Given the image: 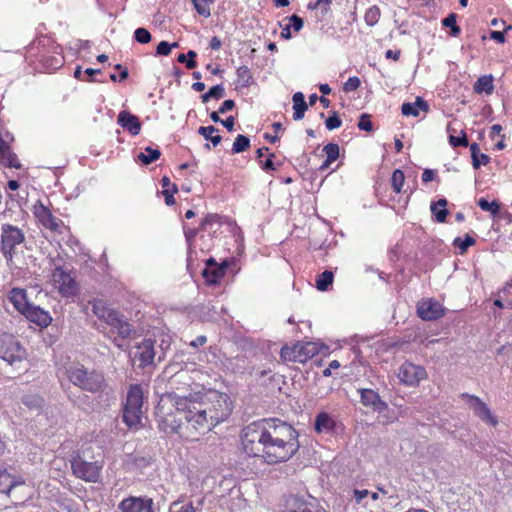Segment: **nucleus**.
Wrapping results in <instances>:
<instances>
[{
    "mask_svg": "<svg viewBox=\"0 0 512 512\" xmlns=\"http://www.w3.org/2000/svg\"><path fill=\"white\" fill-rule=\"evenodd\" d=\"M217 131H218V129L215 128L214 126H207V127L201 126L198 129V133L200 135H202L205 139L210 138V136H212V134L217 132Z\"/></svg>",
    "mask_w": 512,
    "mask_h": 512,
    "instance_id": "5fc2aeb1",
    "label": "nucleus"
},
{
    "mask_svg": "<svg viewBox=\"0 0 512 512\" xmlns=\"http://www.w3.org/2000/svg\"><path fill=\"white\" fill-rule=\"evenodd\" d=\"M166 397L176 411H165L164 398L157 406L158 427L166 434H183V429L191 437L205 434L225 421L232 411L229 396L218 391H212L205 396L169 393Z\"/></svg>",
    "mask_w": 512,
    "mask_h": 512,
    "instance_id": "f257e3e1",
    "label": "nucleus"
},
{
    "mask_svg": "<svg viewBox=\"0 0 512 512\" xmlns=\"http://www.w3.org/2000/svg\"><path fill=\"white\" fill-rule=\"evenodd\" d=\"M22 315H24L30 322H34L41 327H47L52 321V318L47 311L32 304H30Z\"/></svg>",
    "mask_w": 512,
    "mask_h": 512,
    "instance_id": "412c9836",
    "label": "nucleus"
},
{
    "mask_svg": "<svg viewBox=\"0 0 512 512\" xmlns=\"http://www.w3.org/2000/svg\"><path fill=\"white\" fill-rule=\"evenodd\" d=\"M404 181H405L404 173L400 169H396L393 172L392 178H391L392 188H393L394 192H396V193L401 192V189L404 185Z\"/></svg>",
    "mask_w": 512,
    "mask_h": 512,
    "instance_id": "4c0bfd02",
    "label": "nucleus"
},
{
    "mask_svg": "<svg viewBox=\"0 0 512 512\" xmlns=\"http://www.w3.org/2000/svg\"><path fill=\"white\" fill-rule=\"evenodd\" d=\"M360 79L356 76L350 77L344 84V91L351 92L355 91L360 86Z\"/></svg>",
    "mask_w": 512,
    "mask_h": 512,
    "instance_id": "09e8293b",
    "label": "nucleus"
},
{
    "mask_svg": "<svg viewBox=\"0 0 512 512\" xmlns=\"http://www.w3.org/2000/svg\"><path fill=\"white\" fill-rule=\"evenodd\" d=\"M178 188L176 185H172L171 190L166 189L163 190V194L165 196V203L169 206L173 205L175 203L174 194L177 193Z\"/></svg>",
    "mask_w": 512,
    "mask_h": 512,
    "instance_id": "3c124183",
    "label": "nucleus"
},
{
    "mask_svg": "<svg viewBox=\"0 0 512 512\" xmlns=\"http://www.w3.org/2000/svg\"><path fill=\"white\" fill-rule=\"evenodd\" d=\"M490 37L498 43H503L505 41L504 33L501 31H492L490 33Z\"/></svg>",
    "mask_w": 512,
    "mask_h": 512,
    "instance_id": "69168bd1",
    "label": "nucleus"
},
{
    "mask_svg": "<svg viewBox=\"0 0 512 512\" xmlns=\"http://www.w3.org/2000/svg\"><path fill=\"white\" fill-rule=\"evenodd\" d=\"M475 242L476 241L472 236L466 234L464 239L457 237L454 240V246L460 249L461 254H464L470 246H473L475 244Z\"/></svg>",
    "mask_w": 512,
    "mask_h": 512,
    "instance_id": "ea45409f",
    "label": "nucleus"
},
{
    "mask_svg": "<svg viewBox=\"0 0 512 512\" xmlns=\"http://www.w3.org/2000/svg\"><path fill=\"white\" fill-rule=\"evenodd\" d=\"M419 109L428 111L429 106L425 100L421 97H417L414 103H404L401 107L402 114L404 116H418Z\"/></svg>",
    "mask_w": 512,
    "mask_h": 512,
    "instance_id": "b1692460",
    "label": "nucleus"
},
{
    "mask_svg": "<svg viewBox=\"0 0 512 512\" xmlns=\"http://www.w3.org/2000/svg\"><path fill=\"white\" fill-rule=\"evenodd\" d=\"M171 52V46L166 41H161L156 48V55L167 56Z\"/></svg>",
    "mask_w": 512,
    "mask_h": 512,
    "instance_id": "864d4df0",
    "label": "nucleus"
},
{
    "mask_svg": "<svg viewBox=\"0 0 512 512\" xmlns=\"http://www.w3.org/2000/svg\"><path fill=\"white\" fill-rule=\"evenodd\" d=\"M318 353V346L313 342H297L293 346H283L280 357L284 362L305 363Z\"/></svg>",
    "mask_w": 512,
    "mask_h": 512,
    "instance_id": "0eeeda50",
    "label": "nucleus"
},
{
    "mask_svg": "<svg viewBox=\"0 0 512 512\" xmlns=\"http://www.w3.org/2000/svg\"><path fill=\"white\" fill-rule=\"evenodd\" d=\"M156 356L158 361L164 357V353H159L155 348V341L152 339H144L142 342L137 343L130 352L131 360L134 363L138 362L140 368L154 365Z\"/></svg>",
    "mask_w": 512,
    "mask_h": 512,
    "instance_id": "423d86ee",
    "label": "nucleus"
},
{
    "mask_svg": "<svg viewBox=\"0 0 512 512\" xmlns=\"http://www.w3.org/2000/svg\"><path fill=\"white\" fill-rule=\"evenodd\" d=\"M226 267V263L221 266H213L212 268L206 267L203 270L202 275L208 283L216 284L218 280L224 276Z\"/></svg>",
    "mask_w": 512,
    "mask_h": 512,
    "instance_id": "bb28decb",
    "label": "nucleus"
},
{
    "mask_svg": "<svg viewBox=\"0 0 512 512\" xmlns=\"http://www.w3.org/2000/svg\"><path fill=\"white\" fill-rule=\"evenodd\" d=\"M65 374L74 386L86 392L103 393L108 388V383L102 372L89 369L80 363L71 364L66 368Z\"/></svg>",
    "mask_w": 512,
    "mask_h": 512,
    "instance_id": "7ed1b4c3",
    "label": "nucleus"
},
{
    "mask_svg": "<svg viewBox=\"0 0 512 512\" xmlns=\"http://www.w3.org/2000/svg\"><path fill=\"white\" fill-rule=\"evenodd\" d=\"M200 503L194 506L192 502L177 500L170 504L169 512H198Z\"/></svg>",
    "mask_w": 512,
    "mask_h": 512,
    "instance_id": "c756f323",
    "label": "nucleus"
},
{
    "mask_svg": "<svg viewBox=\"0 0 512 512\" xmlns=\"http://www.w3.org/2000/svg\"><path fill=\"white\" fill-rule=\"evenodd\" d=\"M290 21H291V24H292V27L295 31H300L303 27V19L300 18L299 16L297 15H292L290 17Z\"/></svg>",
    "mask_w": 512,
    "mask_h": 512,
    "instance_id": "4d7b16f0",
    "label": "nucleus"
},
{
    "mask_svg": "<svg viewBox=\"0 0 512 512\" xmlns=\"http://www.w3.org/2000/svg\"><path fill=\"white\" fill-rule=\"evenodd\" d=\"M225 95V89L222 85H215L209 89V96L214 99H221Z\"/></svg>",
    "mask_w": 512,
    "mask_h": 512,
    "instance_id": "603ef678",
    "label": "nucleus"
},
{
    "mask_svg": "<svg viewBox=\"0 0 512 512\" xmlns=\"http://www.w3.org/2000/svg\"><path fill=\"white\" fill-rule=\"evenodd\" d=\"M143 390L138 384L129 387L123 407V422L130 428L136 427L141 421Z\"/></svg>",
    "mask_w": 512,
    "mask_h": 512,
    "instance_id": "20e7f679",
    "label": "nucleus"
},
{
    "mask_svg": "<svg viewBox=\"0 0 512 512\" xmlns=\"http://www.w3.org/2000/svg\"><path fill=\"white\" fill-rule=\"evenodd\" d=\"M161 152L158 149L146 147L144 152H141L137 158L145 165H149L159 159Z\"/></svg>",
    "mask_w": 512,
    "mask_h": 512,
    "instance_id": "7c9ffc66",
    "label": "nucleus"
},
{
    "mask_svg": "<svg viewBox=\"0 0 512 512\" xmlns=\"http://www.w3.org/2000/svg\"><path fill=\"white\" fill-rule=\"evenodd\" d=\"M449 143L453 146V147H458V146H463V147H466L469 145L468 143V139H467V136L464 132H462V136H454V135H450L449 137Z\"/></svg>",
    "mask_w": 512,
    "mask_h": 512,
    "instance_id": "de8ad7c7",
    "label": "nucleus"
},
{
    "mask_svg": "<svg viewBox=\"0 0 512 512\" xmlns=\"http://www.w3.org/2000/svg\"><path fill=\"white\" fill-rule=\"evenodd\" d=\"M89 305H91L92 312L98 319L100 317H104V313L110 309L107 307L106 303L100 299H93L92 301H89L85 309H87Z\"/></svg>",
    "mask_w": 512,
    "mask_h": 512,
    "instance_id": "72a5a7b5",
    "label": "nucleus"
},
{
    "mask_svg": "<svg viewBox=\"0 0 512 512\" xmlns=\"http://www.w3.org/2000/svg\"><path fill=\"white\" fill-rule=\"evenodd\" d=\"M34 214L39 222L53 232H59L62 222L54 217L51 211L42 203L34 207Z\"/></svg>",
    "mask_w": 512,
    "mask_h": 512,
    "instance_id": "a211bd4d",
    "label": "nucleus"
},
{
    "mask_svg": "<svg viewBox=\"0 0 512 512\" xmlns=\"http://www.w3.org/2000/svg\"><path fill=\"white\" fill-rule=\"evenodd\" d=\"M250 147V139L242 134H239L233 143L232 153L237 154L246 151Z\"/></svg>",
    "mask_w": 512,
    "mask_h": 512,
    "instance_id": "f704fd0d",
    "label": "nucleus"
},
{
    "mask_svg": "<svg viewBox=\"0 0 512 512\" xmlns=\"http://www.w3.org/2000/svg\"><path fill=\"white\" fill-rule=\"evenodd\" d=\"M237 78H238V82L241 83L242 86H249L250 85V81L252 79V74H251V71L250 69L247 67V66H240L238 69H237Z\"/></svg>",
    "mask_w": 512,
    "mask_h": 512,
    "instance_id": "58836bf2",
    "label": "nucleus"
},
{
    "mask_svg": "<svg viewBox=\"0 0 512 512\" xmlns=\"http://www.w3.org/2000/svg\"><path fill=\"white\" fill-rule=\"evenodd\" d=\"M339 146L335 143H329L324 146L323 151L325 152L328 162H334L339 157Z\"/></svg>",
    "mask_w": 512,
    "mask_h": 512,
    "instance_id": "37998d69",
    "label": "nucleus"
},
{
    "mask_svg": "<svg viewBox=\"0 0 512 512\" xmlns=\"http://www.w3.org/2000/svg\"><path fill=\"white\" fill-rule=\"evenodd\" d=\"M427 376L426 370L410 362L403 363L398 372L400 381L408 386H417Z\"/></svg>",
    "mask_w": 512,
    "mask_h": 512,
    "instance_id": "ddd939ff",
    "label": "nucleus"
},
{
    "mask_svg": "<svg viewBox=\"0 0 512 512\" xmlns=\"http://www.w3.org/2000/svg\"><path fill=\"white\" fill-rule=\"evenodd\" d=\"M71 467L73 474L87 482H97L100 477L102 465L97 461L88 462L83 460L81 457H75L71 461Z\"/></svg>",
    "mask_w": 512,
    "mask_h": 512,
    "instance_id": "f8f14e48",
    "label": "nucleus"
},
{
    "mask_svg": "<svg viewBox=\"0 0 512 512\" xmlns=\"http://www.w3.org/2000/svg\"><path fill=\"white\" fill-rule=\"evenodd\" d=\"M470 151H471V157H472V164L475 169H478L480 167V161H479V145L477 143H472L470 145Z\"/></svg>",
    "mask_w": 512,
    "mask_h": 512,
    "instance_id": "8fccbe9b",
    "label": "nucleus"
},
{
    "mask_svg": "<svg viewBox=\"0 0 512 512\" xmlns=\"http://www.w3.org/2000/svg\"><path fill=\"white\" fill-rule=\"evenodd\" d=\"M119 512H154L152 498L129 496L118 504Z\"/></svg>",
    "mask_w": 512,
    "mask_h": 512,
    "instance_id": "4468645a",
    "label": "nucleus"
},
{
    "mask_svg": "<svg viewBox=\"0 0 512 512\" xmlns=\"http://www.w3.org/2000/svg\"><path fill=\"white\" fill-rule=\"evenodd\" d=\"M221 40L218 37H212L210 40V48L213 50H218L221 47Z\"/></svg>",
    "mask_w": 512,
    "mask_h": 512,
    "instance_id": "774afa93",
    "label": "nucleus"
},
{
    "mask_svg": "<svg viewBox=\"0 0 512 512\" xmlns=\"http://www.w3.org/2000/svg\"><path fill=\"white\" fill-rule=\"evenodd\" d=\"M242 446L247 455L268 464L285 462L299 449L298 433L279 419H262L243 429Z\"/></svg>",
    "mask_w": 512,
    "mask_h": 512,
    "instance_id": "f03ea898",
    "label": "nucleus"
},
{
    "mask_svg": "<svg viewBox=\"0 0 512 512\" xmlns=\"http://www.w3.org/2000/svg\"><path fill=\"white\" fill-rule=\"evenodd\" d=\"M207 339L205 336H198L195 340H193L190 345L193 347H199L206 343Z\"/></svg>",
    "mask_w": 512,
    "mask_h": 512,
    "instance_id": "338daca9",
    "label": "nucleus"
},
{
    "mask_svg": "<svg viewBox=\"0 0 512 512\" xmlns=\"http://www.w3.org/2000/svg\"><path fill=\"white\" fill-rule=\"evenodd\" d=\"M11 269H18L31 272L37 267V258L33 255V249L23 244L18 250L5 259Z\"/></svg>",
    "mask_w": 512,
    "mask_h": 512,
    "instance_id": "9d476101",
    "label": "nucleus"
},
{
    "mask_svg": "<svg viewBox=\"0 0 512 512\" xmlns=\"http://www.w3.org/2000/svg\"><path fill=\"white\" fill-rule=\"evenodd\" d=\"M51 279L62 297L69 299L78 294L79 286L75 275L67 265L56 266L51 273Z\"/></svg>",
    "mask_w": 512,
    "mask_h": 512,
    "instance_id": "39448f33",
    "label": "nucleus"
},
{
    "mask_svg": "<svg viewBox=\"0 0 512 512\" xmlns=\"http://www.w3.org/2000/svg\"><path fill=\"white\" fill-rule=\"evenodd\" d=\"M456 19H457V15L455 13H451L446 18H444L442 20V25L444 27H448L451 29L450 34L453 37H457L461 32L460 27L456 23Z\"/></svg>",
    "mask_w": 512,
    "mask_h": 512,
    "instance_id": "c9c22d12",
    "label": "nucleus"
},
{
    "mask_svg": "<svg viewBox=\"0 0 512 512\" xmlns=\"http://www.w3.org/2000/svg\"><path fill=\"white\" fill-rule=\"evenodd\" d=\"M235 102L231 99L225 100L219 108V113L224 114L234 108Z\"/></svg>",
    "mask_w": 512,
    "mask_h": 512,
    "instance_id": "13d9d810",
    "label": "nucleus"
},
{
    "mask_svg": "<svg viewBox=\"0 0 512 512\" xmlns=\"http://www.w3.org/2000/svg\"><path fill=\"white\" fill-rule=\"evenodd\" d=\"M217 214H208L201 222V229H206L208 226L218 221Z\"/></svg>",
    "mask_w": 512,
    "mask_h": 512,
    "instance_id": "6e6d98bb",
    "label": "nucleus"
},
{
    "mask_svg": "<svg viewBox=\"0 0 512 512\" xmlns=\"http://www.w3.org/2000/svg\"><path fill=\"white\" fill-rule=\"evenodd\" d=\"M117 123L133 136L138 135L141 131L139 118L126 110L118 114Z\"/></svg>",
    "mask_w": 512,
    "mask_h": 512,
    "instance_id": "6ab92c4d",
    "label": "nucleus"
},
{
    "mask_svg": "<svg viewBox=\"0 0 512 512\" xmlns=\"http://www.w3.org/2000/svg\"><path fill=\"white\" fill-rule=\"evenodd\" d=\"M25 357V350L19 342L9 334L0 335V358L14 364L20 362Z\"/></svg>",
    "mask_w": 512,
    "mask_h": 512,
    "instance_id": "9b49d317",
    "label": "nucleus"
},
{
    "mask_svg": "<svg viewBox=\"0 0 512 512\" xmlns=\"http://www.w3.org/2000/svg\"><path fill=\"white\" fill-rule=\"evenodd\" d=\"M448 201L445 198L439 199L436 202H432L430 205L431 212L435 215L438 222L443 223L446 221L448 210L446 206Z\"/></svg>",
    "mask_w": 512,
    "mask_h": 512,
    "instance_id": "cd10ccee",
    "label": "nucleus"
},
{
    "mask_svg": "<svg viewBox=\"0 0 512 512\" xmlns=\"http://www.w3.org/2000/svg\"><path fill=\"white\" fill-rule=\"evenodd\" d=\"M417 313L421 319L432 321L442 317L444 309L438 301L427 299L418 304Z\"/></svg>",
    "mask_w": 512,
    "mask_h": 512,
    "instance_id": "dca6fc26",
    "label": "nucleus"
},
{
    "mask_svg": "<svg viewBox=\"0 0 512 512\" xmlns=\"http://www.w3.org/2000/svg\"><path fill=\"white\" fill-rule=\"evenodd\" d=\"M334 420L326 412H321L316 416L314 428L318 433L329 432L333 430Z\"/></svg>",
    "mask_w": 512,
    "mask_h": 512,
    "instance_id": "393cba45",
    "label": "nucleus"
},
{
    "mask_svg": "<svg viewBox=\"0 0 512 512\" xmlns=\"http://www.w3.org/2000/svg\"><path fill=\"white\" fill-rule=\"evenodd\" d=\"M341 124L342 121L336 112H333V114L329 116L325 121V125L328 130H334L336 128H339Z\"/></svg>",
    "mask_w": 512,
    "mask_h": 512,
    "instance_id": "49530a36",
    "label": "nucleus"
},
{
    "mask_svg": "<svg viewBox=\"0 0 512 512\" xmlns=\"http://www.w3.org/2000/svg\"><path fill=\"white\" fill-rule=\"evenodd\" d=\"M435 172L431 169H425L422 174V181L427 183L434 179Z\"/></svg>",
    "mask_w": 512,
    "mask_h": 512,
    "instance_id": "e2e57ef3",
    "label": "nucleus"
},
{
    "mask_svg": "<svg viewBox=\"0 0 512 512\" xmlns=\"http://www.w3.org/2000/svg\"><path fill=\"white\" fill-rule=\"evenodd\" d=\"M358 127L360 130L371 132L373 130V124L370 120V115L364 113L360 116Z\"/></svg>",
    "mask_w": 512,
    "mask_h": 512,
    "instance_id": "a18cd8bd",
    "label": "nucleus"
},
{
    "mask_svg": "<svg viewBox=\"0 0 512 512\" xmlns=\"http://www.w3.org/2000/svg\"><path fill=\"white\" fill-rule=\"evenodd\" d=\"M26 488L21 476L10 473L7 468L0 466V493H4L15 501H22L25 496L18 494V489Z\"/></svg>",
    "mask_w": 512,
    "mask_h": 512,
    "instance_id": "1a4fd4ad",
    "label": "nucleus"
},
{
    "mask_svg": "<svg viewBox=\"0 0 512 512\" xmlns=\"http://www.w3.org/2000/svg\"><path fill=\"white\" fill-rule=\"evenodd\" d=\"M272 157H274L273 153H271L269 155V158L265 162H263V164H262V169L263 170H265V171L275 170L274 163H273V161L271 159Z\"/></svg>",
    "mask_w": 512,
    "mask_h": 512,
    "instance_id": "0e129e2a",
    "label": "nucleus"
},
{
    "mask_svg": "<svg viewBox=\"0 0 512 512\" xmlns=\"http://www.w3.org/2000/svg\"><path fill=\"white\" fill-rule=\"evenodd\" d=\"M109 326L123 339L131 338L136 333L131 324L128 323L125 317L119 312L113 319H110Z\"/></svg>",
    "mask_w": 512,
    "mask_h": 512,
    "instance_id": "4be33fe9",
    "label": "nucleus"
},
{
    "mask_svg": "<svg viewBox=\"0 0 512 512\" xmlns=\"http://www.w3.org/2000/svg\"><path fill=\"white\" fill-rule=\"evenodd\" d=\"M361 403L366 408L371 409L374 412L381 413L388 409V404L383 401L380 395L373 389L364 388L359 389Z\"/></svg>",
    "mask_w": 512,
    "mask_h": 512,
    "instance_id": "f3484780",
    "label": "nucleus"
},
{
    "mask_svg": "<svg viewBox=\"0 0 512 512\" xmlns=\"http://www.w3.org/2000/svg\"><path fill=\"white\" fill-rule=\"evenodd\" d=\"M370 492L366 489L364 490H354V498L357 503H361L364 498H366Z\"/></svg>",
    "mask_w": 512,
    "mask_h": 512,
    "instance_id": "bf43d9fd",
    "label": "nucleus"
},
{
    "mask_svg": "<svg viewBox=\"0 0 512 512\" xmlns=\"http://www.w3.org/2000/svg\"><path fill=\"white\" fill-rule=\"evenodd\" d=\"M117 313H118L117 311L110 308L106 313H104V317H100L99 319L101 321L105 322L107 325H109L110 319H113Z\"/></svg>",
    "mask_w": 512,
    "mask_h": 512,
    "instance_id": "680f3d73",
    "label": "nucleus"
},
{
    "mask_svg": "<svg viewBox=\"0 0 512 512\" xmlns=\"http://www.w3.org/2000/svg\"><path fill=\"white\" fill-rule=\"evenodd\" d=\"M25 244V234L17 226L3 224L1 227L0 250L4 258H10L11 254Z\"/></svg>",
    "mask_w": 512,
    "mask_h": 512,
    "instance_id": "6e6552de",
    "label": "nucleus"
},
{
    "mask_svg": "<svg viewBox=\"0 0 512 512\" xmlns=\"http://www.w3.org/2000/svg\"><path fill=\"white\" fill-rule=\"evenodd\" d=\"M494 90L493 85V76L492 75H484L480 77L476 83L474 84V91L477 94H481L485 92L486 94H491Z\"/></svg>",
    "mask_w": 512,
    "mask_h": 512,
    "instance_id": "c85d7f7f",
    "label": "nucleus"
},
{
    "mask_svg": "<svg viewBox=\"0 0 512 512\" xmlns=\"http://www.w3.org/2000/svg\"><path fill=\"white\" fill-rule=\"evenodd\" d=\"M478 205L482 210L488 211L493 215H496L500 210V205L498 202H496V201L489 202L485 198H480L478 200Z\"/></svg>",
    "mask_w": 512,
    "mask_h": 512,
    "instance_id": "79ce46f5",
    "label": "nucleus"
},
{
    "mask_svg": "<svg viewBox=\"0 0 512 512\" xmlns=\"http://www.w3.org/2000/svg\"><path fill=\"white\" fill-rule=\"evenodd\" d=\"M221 124L228 130V131H233L234 130V125H235V119L233 116H229L228 118H226L225 120H221Z\"/></svg>",
    "mask_w": 512,
    "mask_h": 512,
    "instance_id": "052dcab7",
    "label": "nucleus"
},
{
    "mask_svg": "<svg viewBox=\"0 0 512 512\" xmlns=\"http://www.w3.org/2000/svg\"><path fill=\"white\" fill-rule=\"evenodd\" d=\"M1 162L7 166V167H10V168H16V169H19L21 167V164L17 158V155L15 153H13L11 151V149H9L5 155H3L1 158H0Z\"/></svg>",
    "mask_w": 512,
    "mask_h": 512,
    "instance_id": "e433bc0d",
    "label": "nucleus"
},
{
    "mask_svg": "<svg viewBox=\"0 0 512 512\" xmlns=\"http://www.w3.org/2000/svg\"><path fill=\"white\" fill-rule=\"evenodd\" d=\"M380 15V9L377 6H372L365 13V22L369 26H374L379 21Z\"/></svg>",
    "mask_w": 512,
    "mask_h": 512,
    "instance_id": "a19ab883",
    "label": "nucleus"
},
{
    "mask_svg": "<svg viewBox=\"0 0 512 512\" xmlns=\"http://www.w3.org/2000/svg\"><path fill=\"white\" fill-rule=\"evenodd\" d=\"M461 397L467 399V403L473 410L474 414L479 417L482 421L496 426L498 421L495 416L492 415L488 406L477 396L470 395L468 393L461 394Z\"/></svg>",
    "mask_w": 512,
    "mask_h": 512,
    "instance_id": "2eb2a0df",
    "label": "nucleus"
},
{
    "mask_svg": "<svg viewBox=\"0 0 512 512\" xmlns=\"http://www.w3.org/2000/svg\"><path fill=\"white\" fill-rule=\"evenodd\" d=\"M293 119L298 121L304 117L305 111L308 109V105L305 102L304 94L302 92H297L293 95Z\"/></svg>",
    "mask_w": 512,
    "mask_h": 512,
    "instance_id": "a878e982",
    "label": "nucleus"
},
{
    "mask_svg": "<svg viewBox=\"0 0 512 512\" xmlns=\"http://www.w3.org/2000/svg\"><path fill=\"white\" fill-rule=\"evenodd\" d=\"M333 273L329 270L322 272L316 279V288L320 291H326L333 282Z\"/></svg>",
    "mask_w": 512,
    "mask_h": 512,
    "instance_id": "2f4dec72",
    "label": "nucleus"
},
{
    "mask_svg": "<svg viewBox=\"0 0 512 512\" xmlns=\"http://www.w3.org/2000/svg\"><path fill=\"white\" fill-rule=\"evenodd\" d=\"M8 299L21 314H23L31 304L27 300L26 290L21 288H13L8 294Z\"/></svg>",
    "mask_w": 512,
    "mask_h": 512,
    "instance_id": "5701e85b",
    "label": "nucleus"
},
{
    "mask_svg": "<svg viewBox=\"0 0 512 512\" xmlns=\"http://www.w3.org/2000/svg\"><path fill=\"white\" fill-rule=\"evenodd\" d=\"M283 512H327L316 504L306 502L296 496L289 498L286 509Z\"/></svg>",
    "mask_w": 512,
    "mask_h": 512,
    "instance_id": "aec40b11",
    "label": "nucleus"
},
{
    "mask_svg": "<svg viewBox=\"0 0 512 512\" xmlns=\"http://www.w3.org/2000/svg\"><path fill=\"white\" fill-rule=\"evenodd\" d=\"M134 38L138 43L147 44L151 41L152 37L146 28H137L134 31Z\"/></svg>",
    "mask_w": 512,
    "mask_h": 512,
    "instance_id": "c03bdc74",
    "label": "nucleus"
},
{
    "mask_svg": "<svg viewBox=\"0 0 512 512\" xmlns=\"http://www.w3.org/2000/svg\"><path fill=\"white\" fill-rule=\"evenodd\" d=\"M197 13L205 18L211 15L210 5L214 0H191Z\"/></svg>",
    "mask_w": 512,
    "mask_h": 512,
    "instance_id": "473e14b6",
    "label": "nucleus"
}]
</instances>
